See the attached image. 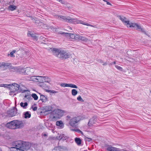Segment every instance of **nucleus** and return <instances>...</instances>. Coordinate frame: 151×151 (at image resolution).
<instances>
[{
  "instance_id": "f257e3e1",
  "label": "nucleus",
  "mask_w": 151,
  "mask_h": 151,
  "mask_svg": "<svg viewBox=\"0 0 151 151\" xmlns=\"http://www.w3.org/2000/svg\"><path fill=\"white\" fill-rule=\"evenodd\" d=\"M13 147H11V149L15 148L16 150L19 151H24V150H28L31 146L30 144L28 142L22 140H18L12 143Z\"/></svg>"
},
{
  "instance_id": "f03ea898",
  "label": "nucleus",
  "mask_w": 151,
  "mask_h": 151,
  "mask_svg": "<svg viewBox=\"0 0 151 151\" xmlns=\"http://www.w3.org/2000/svg\"><path fill=\"white\" fill-rule=\"evenodd\" d=\"M129 27L136 28V30L139 31L144 33L145 35H148V34L147 32H146L143 28H142L137 23L131 22Z\"/></svg>"
},
{
  "instance_id": "7ed1b4c3",
  "label": "nucleus",
  "mask_w": 151,
  "mask_h": 151,
  "mask_svg": "<svg viewBox=\"0 0 151 151\" xmlns=\"http://www.w3.org/2000/svg\"><path fill=\"white\" fill-rule=\"evenodd\" d=\"M63 111L59 109L55 110L52 112L53 118L54 119H59L63 114Z\"/></svg>"
},
{
  "instance_id": "20e7f679",
  "label": "nucleus",
  "mask_w": 151,
  "mask_h": 151,
  "mask_svg": "<svg viewBox=\"0 0 151 151\" xmlns=\"http://www.w3.org/2000/svg\"><path fill=\"white\" fill-rule=\"evenodd\" d=\"M80 118L78 117H75L70 119L69 124L73 127H76L78 122L80 121Z\"/></svg>"
},
{
  "instance_id": "39448f33",
  "label": "nucleus",
  "mask_w": 151,
  "mask_h": 151,
  "mask_svg": "<svg viewBox=\"0 0 151 151\" xmlns=\"http://www.w3.org/2000/svg\"><path fill=\"white\" fill-rule=\"evenodd\" d=\"M20 86L18 84L14 83L11 86V88H12L13 90L11 92V93H15L17 91L19 90V92H21L22 93H24L27 91L26 90H21L19 89Z\"/></svg>"
},
{
  "instance_id": "423d86ee",
  "label": "nucleus",
  "mask_w": 151,
  "mask_h": 151,
  "mask_svg": "<svg viewBox=\"0 0 151 151\" xmlns=\"http://www.w3.org/2000/svg\"><path fill=\"white\" fill-rule=\"evenodd\" d=\"M70 56V55L68 52L61 50L59 58L61 60H64L69 58Z\"/></svg>"
},
{
  "instance_id": "0eeeda50",
  "label": "nucleus",
  "mask_w": 151,
  "mask_h": 151,
  "mask_svg": "<svg viewBox=\"0 0 151 151\" xmlns=\"http://www.w3.org/2000/svg\"><path fill=\"white\" fill-rule=\"evenodd\" d=\"M7 113L9 117H12L17 114V110L16 107H13L12 109L8 111Z\"/></svg>"
},
{
  "instance_id": "6e6552de",
  "label": "nucleus",
  "mask_w": 151,
  "mask_h": 151,
  "mask_svg": "<svg viewBox=\"0 0 151 151\" xmlns=\"http://www.w3.org/2000/svg\"><path fill=\"white\" fill-rule=\"evenodd\" d=\"M60 34L63 36L66 37L68 39L70 40H72L73 39L75 38L76 39V35H75L73 33L61 32Z\"/></svg>"
},
{
  "instance_id": "1a4fd4ad",
  "label": "nucleus",
  "mask_w": 151,
  "mask_h": 151,
  "mask_svg": "<svg viewBox=\"0 0 151 151\" xmlns=\"http://www.w3.org/2000/svg\"><path fill=\"white\" fill-rule=\"evenodd\" d=\"M117 17L121 20L127 27H129L130 23L129 21L128 20H127V19L125 17L123 16L119 15H117Z\"/></svg>"
},
{
  "instance_id": "9d476101",
  "label": "nucleus",
  "mask_w": 151,
  "mask_h": 151,
  "mask_svg": "<svg viewBox=\"0 0 151 151\" xmlns=\"http://www.w3.org/2000/svg\"><path fill=\"white\" fill-rule=\"evenodd\" d=\"M30 68H19L18 73L20 74H23L24 75H29V73Z\"/></svg>"
},
{
  "instance_id": "9b49d317",
  "label": "nucleus",
  "mask_w": 151,
  "mask_h": 151,
  "mask_svg": "<svg viewBox=\"0 0 151 151\" xmlns=\"http://www.w3.org/2000/svg\"><path fill=\"white\" fill-rule=\"evenodd\" d=\"M82 21L79 20L76 18H72L68 17L67 22L74 24L80 23L81 24Z\"/></svg>"
},
{
  "instance_id": "f8f14e48",
  "label": "nucleus",
  "mask_w": 151,
  "mask_h": 151,
  "mask_svg": "<svg viewBox=\"0 0 151 151\" xmlns=\"http://www.w3.org/2000/svg\"><path fill=\"white\" fill-rule=\"evenodd\" d=\"M15 121V120H14L8 122L6 124V127L9 129H16Z\"/></svg>"
},
{
  "instance_id": "ddd939ff",
  "label": "nucleus",
  "mask_w": 151,
  "mask_h": 151,
  "mask_svg": "<svg viewBox=\"0 0 151 151\" xmlns=\"http://www.w3.org/2000/svg\"><path fill=\"white\" fill-rule=\"evenodd\" d=\"M16 129H19L24 127V125L22 121L15 120Z\"/></svg>"
},
{
  "instance_id": "4468645a",
  "label": "nucleus",
  "mask_w": 151,
  "mask_h": 151,
  "mask_svg": "<svg viewBox=\"0 0 151 151\" xmlns=\"http://www.w3.org/2000/svg\"><path fill=\"white\" fill-rule=\"evenodd\" d=\"M38 82H40L41 83L40 85V86L42 87L43 88L45 89V84L44 83L45 78V76H40L38 77Z\"/></svg>"
},
{
  "instance_id": "2eb2a0df",
  "label": "nucleus",
  "mask_w": 151,
  "mask_h": 151,
  "mask_svg": "<svg viewBox=\"0 0 151 151\" xmlns=\"http://www.w3.org/2000/svg\"><path fill=\"white\" fill-rule=\"evenodd\" d=\"M106 147L107 151H121L120 149L113 147L111 145H107Z\"/></svg>"
},
{
  "instance_id": "dca6fc26",
  "label": "nucleus",
  "mask_w": 151,
  "mask_h": 151,
  "mask_svg": "<svg viewBox=\"0 0 151 151\" xmlns=\"http://www.w3.org/2000/svg\"><path fill=\"white\" fill-rule=\"evenodd\" d=\"M96 118L95 116H93L89 120L88 123V125L89 127L92 126L95 124L96 122Z\"/></svg>"
},
{
  "instance_id": "f3484780",
  "label": "nucleus",
  "mask_w": 151,
  "mask_h": 151,
  "mask_svg": "<svg viewBox=\"0 0 151 151\" xmlns=\"http://www.w3.org/2000/svg\"><path fill=\"white\" fill-rule=\"evenodd\" d=\"M51 51L53 54L55 56L58 57L60 56V53L61 50L57 49L56 48H51Z\"/></svg>"
},
{
  "instance_id": "a211bd4d",
  "label": "nucleus",
  "mask_w": 151,
  "mask_h": 151,
  "mask_svg": "<svg viewBox=\"0 0 151 151\" xmlns=\"http://www.w3.org/2000/svg\"><path fill=\"white\" fill-rule=\"evenodd\" d=\"M57 150H59L60 151H62L63 150H67V148L66 147L64 146L58 145L57 147H55L52 150H54L56 151Z\"/></svg>"
},
{
  "instance_id": "6ab92c4d",
  "label": "nucleus",
  "mask_w": 151,
  "mask_h": 151,
  "mask_svg": "<svg viewBox=\"0 0 151 151\" xmlns=\"http://www.w3.org/2000/svg\"><path fill=\"white\" fill-rule=\"evenodd\" d=\"M81 40L84 42H87L88 41V39L84 37L78 35H76V40Z\"/></svg>"
},
{
  "instance_id": "aec40b11",
  "label": "nucleus",
  "mask_w": 151,
  "mask_h": 151,
  "mask_svg": "<svg viewBox=\"0 0 151 151\" xmlns=\"http://www.w3.org/2000/svg\"><path fill=\"white\" fill-rule=\"evenodd\" d=\"M56 17H58V18H59V19H60V20H61L63 22H67L68 17H66L62 16L61 15H56Z\"/></svg>"
},
{
  "instance_id": "412c9836",
  "label": "nucleus",
  "mask_w": 151,
  "mask_h": 151,
  "mask_svg": "<svg viewBox=\"0 0 151 151\" xmlns=\"http://www.w3.org/2000/svg\"><path fill=\"white\" fill-rule=\"evenodd\" d=\"M40 95V99L42 102H45L47 101V96H45L41 94L40 93H39Z\"/></svg>"
},
{
  "instance_id": "4be33fe9",
  "label": "nucleus",
  "mask_w": 151,
  "mask_h": 151,
  "mask_svg": "<svg viewBox=\"0 0 151 151\" xmlns=\"http://www.w3.org/2000/svg\"><path fill=\"white\" fill-rule=\"evenodd\" d=\"M68 138V137L65 136L64 134H62L60 135L58 138V139H61L63 140H65Z\"/></svg>"
},
{
  "instance_id": "5701e85b",
  "label": "nucleus",
  "mask_w": 151,
  "mask_h": 151,
  "mask_svg": "<svg viewBox=\"0 0 151 151\" xmlns=\"http://www.w3.org/2000/svg\"><path fill=\"white\" fill-rule=\"evenodd\" d=\"M24 117L25 119L29 118L31 116V114L29 112L27 111L24 113Z\"/></svg>"
},
{
  "instance_id": "b1692460",
  "label": "nucleus",
  "mask_w": 151,
  "mask_h": 151,
  "mask_svg": "<svg viewBox=\"0 0 151 151\" xmlns=\"http://www.w3.org/2000/svg\"><path fill=\"white\" fill-rule=\"evenodd\" d=\"M11 64L7 63H5L4 62H2L1 63H0V67H8L9 66V65Z\"/></svg>"
},
{
  "instance_id": "393cba45",
  "label": "nucleus",
  "mask_w": 151,
  "mask_h": 151,
  "mask_svg": "<svg viewBox=\"0 0 151 151\" xmlns=\"http://www.w3.org/2000/svg\"><path fill=\"white\" fill-rule=\"evenodd\" d=\"M28 36L29 35L33 39L35 40H37V36L34 33L31 32L28 34Z\"/></svg>"
},
{
  "instance_id": "a878e982",
  "label": "nucleus",
  "mask_w": 151,
  "mask_h": 151,
  "mask_svg": "<svg viewBox=\"0 0 151 151\" xmlns=\"http://www.w3.org/2000/svg\"><path fill=\"white\" fill-rule=\"evenodd\" d=\"M52 107H50L49 108L45 109V111L44 112V114L45 115H47L50 113H51L52 112Z\"/></svg>"
},
{
  "instance_id": "bb28decb",
  "label": "nucleus",
  "mask_w": 151,
  "mask_h": 151,
  "mask_svg": "<svg viewBox=\"0 0 151 151\" xmlns=\"http://www.w3.org/2000/svg\"><path fill=\"white\" fill-rule=\"evenodd\" d=\"M20 105L21 107H23L24 109H26L27 108L28 103L26 102L24 103L22 102L20 104Z\"/></svg>"
},
{
  "instance_id": "cd10ccee",
  "label": "nucleus",
  "mask_w": 151,
  "mask_h": 151,
  "mask_svg": "<svg viewBox=\"0 0 151 151\" xmlns=\"http://www.w3.org/2000/svg\"><path fill=\"white\" fill-rule=\"evenodd\" d=\"M56 124L57 126H60L61 128L63 127V123L61 121H57L56 122Z\"/></svg>"
},
{
  "instance_id": "c85d7f7f",
  "label": "nucleus",
  "mask_w": 151,
  "mask_h": 151,
  "mask_svg": "<svg viewBox=\"0 0 151 151\" xmlns=\"http://www.w3.org/2000/svg\"><path fill=\"white\" fill-rule=\"evenodd\" d=\"M76 142L78 145H80L81 143V140L80 138L76 137L75 139Z\"/></svg>"
},
{
  "instance_id": "c756f323",
  "label": "nucleus",
  "mask_w": 151,
  "mask_h": 151,
  "mask_svg": "<svg viewBox=\"0 0 151 151\" xmlns=\"http://www.w3.org/2000/svg\"><path fill=\"white\" fill-rule=\"evenodd\" d=\"M16 6L14 5H10L9 7V10L11 11H13L16 9Z\"/></svg>"
},
{
  "instance_id": "7c9ffc66",
  "label": "nucleus",
  "mask_w": 151,
  "mask_h": 151,
  "mask_svg": "<svg viewBox=\"0 0 151 151\" xmlns=\"http://www.w3.org/2000/svg\"><path fill=\"white\" fill-rule=\"evenodd\" d=\"M71 93L73 96H75L77 94L78 91L75 89H73L71 91Z\"/></svg>"
},
{
  "instance_id": "2f4dec72",
  "label": "nucleus",
  "mask_w": 151,
  "mask_h": 151,
  "mask_svg": "<svg viewBox=\"0 0 151 151\" xmlns=\"http://www.w3.org/2000/svg\"><path fill=\"white\" fill-rule=\"evenodd\" d=\"M11 68L13 70H12V71H13L14 72H15L18 73V70L19 68L18 67H11Z\"/></svg>"
},
{
  "instance_id": "473e14b6",
  "label": "nucleus",
  "mask_w": 151,
  "mask_h": 151,
  "mask_svg": "<svg viewBox=\"0 0 151 151\" xmlns=\"http://www.w3.org/2000/svg\"><path fill=\"white\" fill-rule=\"evenodd\" d=\"M45 80L44 82H47L49 83L51 81L50 78L47 77V76H45Z\"/></svg>"
},
{
  "instance_id": "72a5a7b5",
  "label": "nucleus",
  "mask_w": 151,
  "mask_h": 151,
  "mask_svg": "<svg viewBox=\"0 0 151 151\" xmlns=\"http://www.w3.org/2000/svg\"><path fill=\"white\" fill-rule=\"evenodd\" d=\"M81 24L86 26H90L94 28H96V26L95 25H91L88 23L84 22L83 21L82 22Z\"/></svg>"
},
{
  "instance_id": "f704fd0d",
  "label": "nucleus",
  "mask_w": 151,
  "mask_h": 151,
  "mask_svg": "<svg viewBox=\"0 0 151 151\" xmlns=\"http://www.w3.org/2000/svg\"><path fill=\"white\" fill-rule=\"evenodd\" d=\"M32 96L34 99L35 100H37L38 99V97L36 94L35 93H32Z\"/></svg>"
},
{
  "instance_id": "c9c22d12",
  "label": "nucleus",
  "mask_w": 151,
  "mask_h": 151,
  "mask_svg": "<svg viewBox=\"0 0 151 151\" xmlns=\"http://www.w3.org/2000/svg\"><path fill=\"white\" fill-rule=\"evenodd\" d=\"M60 86L63 87H69L70 86V83L69 84H67V83H61L60 84Z\"/></svg>"
},
{
  "instance_id": "e433bc0d",
  "label": "nucleus",
  "mask_w": 151,
  "mask_h": 151,
  "mask_svg": "<svg viewBox=\"0 0 151 151\" xmlns=\"http://www.w3.org/2000/svg\"><path fill=\"white\" fill-rule=\"evenodd\" d=\"M115 67L118 70H120L121 71H122L123 70L122 68V67H120L119 66L117 65H115Z\"/></svg>"
},
{
  "instance_id": "4c0bfd02",
  "label": "nucleus",
  "mask_w": 151,
  "mask_h": 151,
  "mask_svg": "<svg viewBox=\"0 0 151 151\" xmlns=\"http://www.w3.org/2000/svg\"><path fill=\"white\" fill-rule=\"evenodd\" d=\"M69 87L76 88H78L77 86L76 85L70 83Z\"/></svg>"
},
{
  "instance_id": "58836bf2",
  "label": "nucleus",
  "mask_w": 151,
  "mask_h": 151,
  "mask_svg": "<svg viewBox=\"0 0 151 151\" xmlns=\"http://www.w3.org/2000/svg\"><path fill=\"white\" fill-rule=\"evenodd\" d=\"M77 99L79 101H80L83 102L84 101V100L82 99L81 96H79L77 98Z\"/></svg>"
},
{
  "instance_id": "ea45409f",
  "label": "nucleus",
  "mask_w": 151,
  "mask_h": 151,
  "mask_svg": "<svg viewBox=\"0 0 151 151\" xmlns=\"http://www.w3.org/2000/svg\"><path fill=\"white\" fill-rule=\"evenodd\" d=\"M15 52H16L15 50H13L10 53V56L11 57H13V56L14 57V54Z\"/></svg>"
},
{
  "instance_id": "a19ab883",
  "label": "nucleus",
  "mask_w": 151,
  "mask_h": 151,
  "mask_svg": "<svg viewBox=\"0 0 151 151\" xmlns=\"http://www.w3.org/2000/svg\"><path fill=\"white\" fill-rule=\"evenodd\" d=\"M27 17H30L31 18V19L34 22H35V23H36V21L35 20V19H34V18L33 17H32V16H27Z\"/></svg>"
},
{
  "instance_id": "79ce46f5",
  "label": "nucleus",
  "mask_w": 151,
  "mask_h": 151,
  "mask_svg": "<svg viewBox=\"0 0 151 151\" xmlns=\"http://www.w3.org/2000/svg\"><path fill=\"white\" fill-rule=\"evenodd\" d=\"M31 108L32 109H33V110L34 111H36V110H37V107L36 106H35L34 107H33V106H32L31 107Z\"/></svg>"
},
{
  "instance_id": "37998d69",
  "label": "nucleus",
  "mask_w": 151,
  "mask_h": 151,
  "mask_svg": "<svg viewBox=\"0 0 151 151\" xmlns=\"http://www.w3.org/2000/svg\"><path fill=\"white\" fill-rule=\"evenodd\" d=\"M1 86L2 87H6L8 88V86H10V85H5V84H1Z\"/></svg>"
},
{
  "instance_id": "c03bdc74",
  "label": "nucleus",
  "mask_w": 151,
  "mask_h": 151,
  "mask_svg": "<svg viewBox=\"0 0 151 151\" xmlns=\"http://www.w3.org/2000/svg\"><path fill=\"white\" fill-rule=\"evenodd\" d=\"M86 139V140L87 141H88V142H90L92 140V139L91 138H88V137H87Z\"/></svg>"
},
{
  "instance_id": "a18cd8bd",
  "label": "nucleus",
  "mask_w": 151,
  "mask_h": 151,
  "mask_svg": "<svg viewBox=\"0 0 151 151\" xmlns=\"http://www.w3.org/2000/svg\"><path fill=\"white\" fill-rule=\"evenodd\" d=\"M77 132L79 133H81L82 134H83V132L81 130H80L79 129H78L77 130Z\"/></svg>"
},
{
  "instance_id": "49530a36",
  "label": "nucleus",
  "mask_w": 151,
  "mask_h": 151,
  "mask_svg": "<svg viewBox=\"0 0 151 151\" xmlns=\"http://www.w3.org/2000/svg\"><path fill=\"white\" fill-rule=\"evenodd\" d=\"M40 76H33V77H34L35 78V79H36L37 81H36L37 82H38V77H39Z\"/></svg>"
},
{
  "instance_id": "de8ad7c7",
  "label": "nucleus",
  "mask_w": 151,
  "mask_h": 151,
  "mask_svg": "<svg viewBox=\"0 0 151 151\" xmlns=\"http://www.w3.org/2000/svg\"><path fill=\"white\" fill-rule=\"evenodd\" d=\"M57 92L54 91V90H51L50 93H57Z\"/></svg>"
},
{
  "instance_id": "09e8293b",
  "label": "nucleus",
  "mask_w": 151,
  "mask_h": 151,
  "mask_svg": "<svg viewBox=\"0 0 151 151\" xmlns=\"http://www.w3.org/2000/svg\"><path fill=\"white\" fill-rule=\"evenodd\" d=\"M11 90L10 91V95H13L14 94V93H11V92L12 91V90H13V89H12V88H11Z\"/></svg>"
},
{
  "instance_id": "8fccbe9b",
  "label": "nucleus",
  "mask_w": 151,
  "mask_h": 151,
  "mask_svg": "<svg viewBox=\"0 0 151 151\" xmlns=\"http://www.w3.org/2000/svg\"><path fill=\"white\" fill-rule=\"evenodd\" d=\"M78 129H71V130L72 131H75V132H77V130Z\"/></svg>"
},
{
  "instance_id": "3c124183",
  "label": "nucleus",
  "mask_w": 151,
  "mask_h": 151,
  "mask_svg": "<svg viewBox=\"0 0 151 151\" xmlns=\"http://www.w3.org/2000/svg\"><path fill=\"white\" fill-rule=\"evenodd\" d=\"M98 61L100 63H103V60L101 59L99 60Z\"/></svg>"
},
{
  "instance_id": "603ef678",
  "label": "nucleus",
  "mask_w": 151,
  "mask_h": 151,
  "mask_svg": "<svg viewBox=\"0 0 151 151\" xmlns=\"http://www.w3.org/2000/svg\"><path fill=\"white\" fill-rule=\"evenodd\" d=\"M106 4H107L111 5V4L110 2H108L107 1H106Z\"/></svg>"
},
{
  "instance_id": "864d4df0",
  "label": "nucleus",
  "mask_w": 151,
  "mask_h": 151,
  "mask_svg": "<svg viewBox=\"0 0 151 151\" xmlns=\"http://www.w3.org/2000/svg\"><path fill=\"white\" fill-rule=\"evenodd\" d=\"M29 96V95L28 94H26L25 95V96H24V97L26 98H27V96Z\"/></svg>"
},
{
  "instance_id": "5fc2aeb1",
  "label": "nucleus",
  "mask_w": 151,
  "mask_h": 151,
  "mask_svg": "<svg viewBox=\"0 0 151 151\" xmlns=\"http://www.w3.org/2000/svg\"><path fill=\"white\" fill-rule=\"evenodd\" d=\"M107 64L106 63H105L103 64V65L104 66L106 65H107Z\"/></svg>"
},
{
  "instance_id": "6e6d98bb",
  "label": "nucleus",
  "mask_w": 151,
  "mask_h": 151,
  "mask_svg": "<svg viewBox=\"0 0 151 151\" xmlns=\"http://www.w3.org/2000/svg\"><path fill=\"white\" fill-rule=\"evenodd\" d=\"M51 91V90H46V91L48 92H50V93Z\"/></svg>"
},
{
  "instance_id": "4d7b16f0",
  "label": "nucleus",
  "mask_w": 151,
  "mask_h": 151,
  "mask_svg": "<svg viewBox=\"0 0 151 151\" xmlns=\"http://www.w3.org/2000/svg\"><path fill=\"white\" fill-rule=\"evenodd\" d=\"M43 136L44 137H46L47 136V134H43Z\"/></svg>"
},
{
  "instance_id": "13d9d810",
  "label": "nucleus",
  "mask_w": 151,
  "mask_h": 151,
  "mask_svg": "<svg viewBox=\"0 0 151 151\" xmlns=\"http://www.w3.org/2000/svg\"><path fill=\"white\" fill-rule=\"evenodd\" d=\"M68 28L69 29H71V30H72V29H71V28L70 27H68Z\"/></svg>"
},
{
  "instance_id": "bf43d9fd",
  "label": "nucleus",
  "mask_w": 151,
  "mask_h": 151,
  "mask_svg": "<svg viewBox=\"0 0 151 151\" xmlns=\"http://www.w3.org/2000/svg\"><path fill=\"white\" fill-rule=\"evenodd\" d=\"M116 63V62L114 61L112 63V64H115Z\"/></svg>"
},
{
  "instance_id": "052dcab7",
  "label": "nucleus",
  "mask_w": 151,
  "mask_h": 151,
  "mask_svg": "<svg viewBox=\"0 0 151 151\" xmlns=\"http://www.w3.org/2000/svg\"><path fill=\"white\" fill-rule=\"evenodd\" d=\"M67 117H68V118H70V116H67Z\"/></svg>"
},
{
  "instance_id": "680f3d73",
  "label": "nucleus",
  "mask_w": 151,
  "mask_h": 151,
  "mask_svg": "<svg viewBox=\"0 0 151 151\" xmlns=\"http://www.w3.org/2000/svg\"><path fill=\"white\" fill-rule=\"evenodd\" d=\"M103 1H105V2H106V0H103Z\"/></svg>"
},
{
  "instance_id": "e2e57ef3",
  "label": "nucleus",
  "mask_w": 151,
  "mask_h": 151,
  "mask_svg": "<svg viewBox=\"0 0 151 151\" xmlns=\"http://www.w3.org/2000/svg\"><path fill=\"white\" fill-rule=\"evenodd\" d=\"M0 151H2L1 150V149L0 148Z\"/></svg>"
}]
</instances>
